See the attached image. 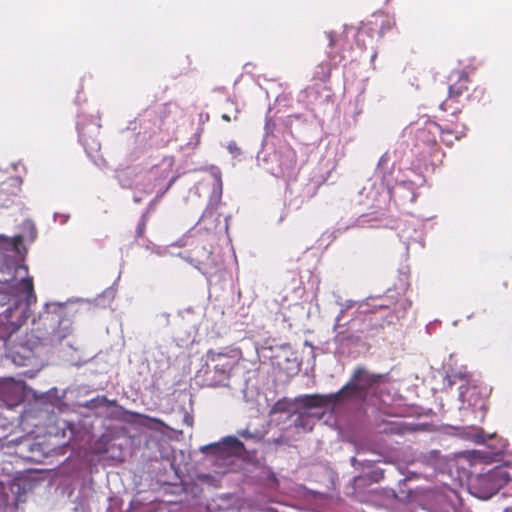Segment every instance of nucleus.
I'll use <instances>...</instances> for the list:
<instances>
[{
  "label": "nucleus",
  "instance_id": "9",
  "mask_svg": "<svg viewBox=\"0 0 512 512\" xmlns=\"http://www.w3.org/2000/svg\"><path fill=\"white\" fill-rule=\"evenodd\" d=\"M21 325V312L15 305H10L0 312V338L5 339Z\"/></svg>",
  "mask_w": 512,
  "mask_h": 512
},
{
  "label": "nucleus",
  "instance_id": "36",
  "mask_svg": "<svg viewBox=\"0 0 512 512\" xmlns=\"http://www.w3.org/2000/svg\"><path fill=\"white\" fill-rule=\"evenodd\" d=\"M376 58V53H373L372 56H371V62H373Z\"/></svg>",
  "mask_w": 512,
  "mask_h": 512
},
{
  "label": "nucleus",
  "instance_id": "5",
  "mask_svg": "<svg viewBox=\"0 0 512 512\" xmlns=\"http://www.w3.org/2000/svg\"><path fill=\"white\" fill-rule=\"evenodd\" d=\"M390 169V158L388 154L382 155L378 162L377 172L382 175L391 197H398L404 201L414 202L416 199V188L424 183L421 175L413 173V178H396L393 184L388 175Z\"/></svg>",
  "mask_w": 512,
  "mask_h": 512
},
{
  "label": "nucleus",
  "instance_id": "37",
  "mask_svg": "<svg viewBox=\"0 0 512 512\" xmlns=\"http://www.w3.org/2000/svg\"><path fill=\"white\" fill-rule=\"evenodd\" d=\"M239 110L237 108H235V116H234V120L237 119V114H238Z\"/></svg>",
  "mask_w": 512,
  "mask_h": 512
},
{
  "label": "nucleus",
  "instance_id": "18",
  "mask_svg": "<svg viewBox=\"0 0 512 512\" xmlns=\"http://www.w3.org/2000/svg\"><path fill=\"white\" fill-rule=\"evenodd\" d=\"M476 391V388H466L464 389V386L461 385L459 388V399L463 403L468 402L469 405H472V396L474 395Z\"/></svg>",
  "mask_w": 512,
  "mask_h": 512
},
{
  "label": "nucleus",
  "instance_id": "8",
  "mask_svg": "<svg viewBox=\"0 0 512 512\" xmlns=\"http://www.w3.org/2000/svg\"><path fill=\"white\" fill-rule=\"evenodd\" d=\"M508 480L504 469L496 467L474 478L470 483V491L475 497L486 500L496 494Z\"/></svg>",
  "mask_w": 512,
  "mask_h": 512
},
{
  "label": "nucleus",
  "instance_id": "4",
  "mask_svg": "<svg viewBox=\"0 0 512 512\" xmlns=\"http://www.w3.org/2000/svg\"><path fill=\"white\" fill-rule=\"evenodd\" d=\"M267 142L264 141V148L258 153L259 163L274 176L289 177L293 174L296 165V155L288 144H280L272 152H267Z\"/></svg>",
  "mask_w": 512,
  "mask_h": 512
},
{
  "label": "nucleus",
  "instance_id": "20",
  "mask_svg": "<svg viewBox=\"0 0 512 512\" xmlns=\"http://www.w3.org/2000/svg\"><path fill=\"white\" fill-rule=\"evenodd\" d=\"M155 322L158 326L166 327L170 323V314L161 312L155 316Z\"/></svg>",
  "mask_w": 512,
  "mask_h": 512
},
{
  "label": "nucleus",
  "instance_id": "27",
  "mask_svg": "<svg viewBox=\"0 0 512 512\" xmlns=\"http://www.w3.org/2000/svg\"><path fill=\"white\" fill-rule=\"evenodd\" d=\"M333 296H334V299H335V303H336V305H338L339 307H341V304L344 302V301L342 300V298H341L338 294H336V293H333Z\"/></svg>",
  "mask_w": 512,
  "mask_h": 512
},
{
  "label": "nucleus",
  "instance_id": "33",
  "mask_svg": "<svg viewBox=\"0 0 512 512\" xmlns=\"http://www.w3.org/2000/svg\"><path fill=\"white\" fill-rule=\"evenodd\" d=\"M369 322L373 324V326H377L378 325V319H373L372 317L369 319Z\"/></svg>",
  "mask_w": 512,
  "mask_h": 512
},
{
  "label": "nucleus",
  "instance_id": "7",
  "mask_svg": "<svg viewBox=\"0 0 512 512\" xmlns=\"http://www.w3.org/2000/svg\"><path fill=\"white\" fill-rule=\"evenodd\" d=\"M202 453L211 454L219 473H225L234 463V458L244 452V444L236 436L224 437L219 442L210 443L200 448Z\"/></svg>",
  "mask_w": 512,
  "mask_h": 512
},
{
  "label": "nucleus",
  "instance_id": "40",
  "mask_svg": "<svg viewBox=\"0 0 512 512\" xmlns=\"http://www.w3.org/2000/svg\"><path fill=\"white\" fill-rule=\"evenodd\" d=\"M393 430H394V426H393V425H391V426H390V431H393Z\"/></svg>",
  "mask_w": 512,
  "mask_h": 512
},
{
  "label": "nucleus",
  "instance_id": "34",
  "mask_svg": "<svg viewBox=\"0 0 512 512\" xmlns=\"http://www.w3.org/2000/svg\"><path fill=\"white\" fill-rule=\"evenodd\" d=\"M61 217H62V219H61V224L66 223V222H67V220H68V216L63 215V216H61Z\"/></svg>",
  "mask_w": 512,
  "mask_h": 512
},
{
  "label": "nucleus",
  "instance_id": "26",
  "mask_svg": "<svg viewBox=\"0 0 512 512\" xmlns=\"http://www.w3.org/2000/svg\"><path fill=\"white\" fill-rule=\"evenodd\" d=\"M273 127H274V123H272L271 120H267L266 124H265L266 135H268L272 131Z\"/></svg>",
  "mask_w": 512,
  "mask_h": 512
},
{
  "label": "nucleus",
  "instance_id": "2",
  "mask_svg": "<svg viewBox=\"0 0 512 512\" xmlns=\"http://www.w3.org/2000/svg\"><path fill=\"white\" fill-rule=\"evenodd\" d=\"M47 318L51 322H58L49 337L42 338L36 332L31 331L22 336L10 351V358L15 365L27 366L42 363V356L47 352L48 343L52 346L61 344L71 332L69 319H60L58 313L47 312Z\"/></svg>",
  "mask_w": 512,
  "mask_h": 512
},
{
  "label": "nucleus",
  "instance_id": "29",
  "mask_svg": "<svg viewBox=\"0 0 512 512\" xmlns=\"http://www.w3.org/2000/svg\"><path fill=\"white\" fill-rule=\"evenodd\" d=\"M282 409L283 405L280 402L276 403L275 406L273 407L274 412L281 411Z\"/></svg>",
  "mask_w": 512,
  "mask_h": 512
},
{
  "label": "nucleus",
  "instance_id": "11",
  "mask_svg": "<svg viewBox=\"0 0 512 512\" xmlns=\"http://www.w3.org/2000/svg\"><path fill=\"white\" fill-rule=\"evenodd\" d=\"M457 80V82H454L450 84L449 86V97L450 98H457L461 96L465 91H467V81H468V74L464 70H457L453 71L450 76L449 80Z\"/></svg>",
  "mask_w": 512,
  "mask_h": 512
},
{
  "label": "nucleus",
  "instance_id": "35",
  "mask_svg": "<svg viewBox=\"0 0 512 512\" xmlns=\"http://www.w3.org/2000/svg\"><path fill=\"white\" fill-rule=\"evenodd\" d=\"M141 201V198L138 196H134V202L139 203Z\"/></svg>",
  "mask_w": 512,
  "mask_h": 512
},
{
  "label": "nucleus",
  "instance_id": "15",
  "mask_svg": "<svg viewBox=\"0 0 512 512\" xmlns=\"http://www.w3.org/2000/svg\"><path fill=\"white\" fill-rule=\"evenodd\" d=\"M11 184L4 182L0 184V208L6 207L12 202V197L15 194L14 189H11Z\"/></svg>",
  "mask_w": 512,
  "mask_h": 512
},
{
  "label": "nucleus",
  "instance_id": "14",
  "mask_svg": "<svg viewBox=\"0 0 512 512\" xmlns=\"http://www.w3.org/2000/svg\"><path fill=\"white\" fill-rule=\"evenodd\" d=\"M77 129L79 134V139L82 143V145L85 148V151L87 154L92 157L93 153H97L100 150V142L93 137H87L86 134L83 131L82 125L78 122L77 123Z\"/></svg>",
  "mask_w": 512,
  "mask_h": 512
},
{
  "label": "nucleus",
  "instance_id": "19",
  "mask_svg": "<svg viewBox=\"0 0 512 512\" xmlns=\"http://www.w3.org/2000/svg\"><path fill=\"white\" fill-rule=\"evenodd\" d=\"M237 434L246 440L251 439V440L259 441L261 439V435H260L259 431H257V430L251 431L248 427L244 428V429H239L237 431Z\"/></svg>",
  "mask_w": 512,
  "mask_h": 512
},
{
  "label": "nucleus",
  "instance_id": "12",
  "mask_svg": "<svg viewBox=\"0 0 512 512\" xmlns=\"http://www.w3.org/2000/svg\"><path fill=\"white\" fill-rule=\"evenodd\" d=\"M356 305V302L353 300H345L340 307V310L335 318V323L333 326V330L336 332L335 335V342L343 345V342L346 339V334L343 331H338L339 328L344 326V323H342V320L344 318V314L347 310L353 308Z\"/></svg>",
  "mask_w": 512,
  "mask_h": 512
},
{
  "label": "nucleus",
  "instance_id": "38",
  "mask_svg": "<svg viewBox=\"0 0 512 512\" xmlns=\"http://www.w3.org/2000/svg\"><path fill=\"white\" fill-rule=\"evenodd\" d=\"M356 461H357V460H356V458H355V457H352V458H351V462L353 463V465L355 464V462H356Z\"/></svg>",
  "mask_w": 512,
  "mask_h": 512
},
{
  "label": "nucleus",
  "instance_id": "23",
  "mask_svg": "<svg viewBox=\"0 0 512 512\" xmlns=\"http://www.w3.org/2000/svg\"><path fill=\"white\" fill-rule=\"evenodd\" d=\"M377 218H371L369 215H361L359 219L357 220L358 225L364 226L366 223H370L373 220H376Z\"/></svg>",
  "mask_w": 512,
  "mask_h": 512
},
{
  "label": "nucleus",
  "instance_id": "21",
  "mask_svg": "<svg viewBox=\"0 0 512 512\" xmlns=\"http://www.w3.org/2000/svg\"><path fill=\"white\" fill-rule=\"evenodd\" d=\"M227 149L234 156H237L240 154V148L237 146V144L235 142H230L227 146Z\"/></svg>",
  "mask_w": 512,
  "mask_h": 512
},
{
  "label": "nucleus",
  "instance_id": "13",
  "mask_svg": "<svg viewBox=\"0 0 512 512\" xmlns=\"http://www.w3.org/2000/svg\"><path fill=\"white\" fill-rule=\"evenodd\" d=\"M428 129H429V132H431L433 134L438 133L440 135L441 140L446 145H452L454 139L458 140L464 135L463 132L451 131L449 129H444L441 125H439L437 123L429 124Z\"/></svg>",
  "mask_w": 512,
  "mask_h": 512
},
{
  "label": "nucleus",
  "instance_id": "32",
  "mask_svg": "<svg viewBox=\"0 0 512 512\" xmlns=\"http://www.w3.org/2000/svg\"><path fill=\"white\" fill-rule=\"evenodd\" d=\"M222 119L227 121V122L231 121V117L227 113L222 114Z\"/></svg>",
  "mask_w": 512,
  "mask_h": 512
},
{
  "label": "nucleus",
  "instance_id": "10",
  "mask_svg": "<svg viewBox=\"0 0 512 512\" xmlns=\"http://www.w3.org/2000/svg\"><path fill=\"white\" fill-rule=\"evenodd\" d=\"M214 177L216 186L213 192L214 202L210 201L200 218L206 229L216 228V222L218 221V218L215 217V210L222 193V181L219 172L214 173Z\"/></svg>",
  "mask_w": 512,
  "mask_h": 512
},
{
  "label": "nucleus",
  "instance_id": "17",
  "mask_svg": "<svg viewBox=\"0 0 512 512\" xmlns=\"http://www.w3.org/2000/svg\"><path fill=\"white\" fill-rule=\"evenodd\" d=\"M498 451H486V450H476L473 451V457L478 458L484 462L493 461L496 456H498Z\"/></svg>",
  "mask_w": 512,
  "mask_h": 512
},
{
  "label": "nucleus",
  "instance_id": "28",
  "mask_svg": "<svg viewBox=\"0 0 512 512\" xmlns=\"http://www.w3.org/2000/svg\"><path fill=\"white\" fill-rule=\"evenodd\" d=\"M327 37H328V39H329V44H330V46H333V45H334V43H335V39H334V37H333L332 32L327 33Z\"/></svg>",
  "mask_w": 512,
  "mask_h": 512
},
{
  "label": "nucleus",
  "instance_id": "3",
  "mask_svg": "<svg viewBox=\"0 0 512 512\" xmlns=\"http://www.w3.org/2000/svg\"><path fill=\"white\" fill-rule=\"evenodd\" d=\"M240 358L241 352L238 349L209 351L205 366L198 371L196 378L204 386H227Z\"/></svg>",
  "mask_w": 512,
  "mask_h": 512
},
{
  "label": "nucleus",
  "instance_id": "6",
  "mask_svg": "<svg viewBox=\"0 0 512 512\" xmlns=\"http://www.w3.org/2000/svg\"><path fill=\"white\" fill-rule=\"evenodd\" d=\"M173 163L172 157L163 158L159 164L153 166L141 176L136 188L146 194L156 192L155 201L161 198L176 180V177H172L168 183H164L172 171Z\"/></svg>",
  "mask_w": 512,
  "mask_h": 512
},
{
  "label": "nucleus",
  "instance_id": "25",
  "mask_svg": "<svg viewBox=\"0 0 512 512\" xmlns=\"http://www.w3.org/2000/svg\"><path fill=\"white\" fill-rule=\"evenodd\" d=\"M368 191L367 197H369V194L373 193V184H369L368 186H364L362 190L359 192L360 195H362L364 192Z\"/></svg>",
  "mask_w": 512,
  "mask_h": 512
},
{
  "label": "nucleus",
  "instance_id": "24",
  "mask_svg": "<svg viewBox=\"0 0 512 512\" xmlns=\"http://www.w3.org/2000/svg\"><path fill=\"white\" fill-rule=\"evenodd\" d=\"M399 305L402 307L404 311L411 307V301L408 299H403L399 302Z\"/></svg>",
  "mask_w": 512,
  "mask_h": 512
},
{
  "label": "nucleus",
  "instance_id": "1",
  "mask_svg": "<svg viewBox=\"0 0 512 512\" xmlns=\"http://www.w3.org/2000/svg\"><path fill=\"white\" fill-rule=\"evenodd\" d=\"M386 386L384 375L372 374L365 368L358 367L347 384L336 393L297 398L299 411L291 415V421L296 428L307 432L313 429L316 420H320L326 410L338 417L354 407L388 404L389 396L384 394Z\"/></svg>",
  "mask_w": 512,
  "mask_h": 512
},
{
  "label": "nucleus",
  "instance_id": "22",
  "mask_svg": "<svg viewBox=\"0 0 512 512\" xmlns=\"http://www.w3.org/2000/svg\"><path fill=\"white\" fill-rule=\"evenodd\" d=\"M145 225H146V215H143L140 223L138 224L137 230H136L137 236H141L143 234V232L145 230Z\"/></svg>",
  "mask_w": 512,
  "mask_h": 512
},
{
  "label": "nucleus",
  "instance_id": "31",
  "mask_svg": "<svg viewBox=\"0 0 512 512\" xmlns=\"http://www.w3.org/2000/svg\"><path fill=\"white\" fill-rule=\"evenodd\" d=\"M457 377L461 378V375L459 374V375L449 376V381H450V383H451V384L455 383V382H456V380H455V379H456Z\"/></svg>",
  "mask_w": 512,
  "mask_h": 512
},
{
  "label": "nucleus",
  "instance_id": "16",
  "mask_svg": "<svg viewBox=\"0 0 512 512\" xmlns=\"http://www.w3.org/2000/svg\"><path fill=\"white\" fill-rule=\"evenodd\" d=\"M463 437L468 440H472L476 443H484V432L477 427H468L463 431Z\"/></svg>",
  "mask_w": 512,
  "mask_h": 512
},
{
  "label": "nucleus",
  "instance_id": "39",
  "mask_svg": "<svg viewBox=\"0 0 512 512\" xmlns=\"http://www.w3.org/2000/svg\"><path fill=\"white\" fill-rule=\"evenodd\" d=\"M67 426H68V428L70 429V433H73V430H72V428H71L70 424H67Z\"/></svg>",
  "mask_w": 512,
  "mask_h": 512
},
{
  "label": "nucleus",
  "instance_id": "30",
  "mask_svg": "<svg viewBox=\"0 0 512 512\" xmlns=\"http://www.w3.org/2000/svg\"><path fill=\"white\" fill-rule=\"evenodd\" d=\"M26 225H27L29 228H31V230H32V237H31V238H32V239H34V238H35V229H34V227H33L32 223H31L30 221H27V222H26Z\"/></svg>",
  "mask_w": 512,
  "mask_h": 512
}]
</instances>
